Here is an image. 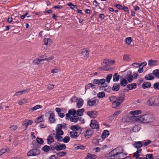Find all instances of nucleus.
<instances>
[{
  "instance_id": "1",
  "label": "nucleus",
  "mask_w": 159,
  "mask_h": 159,
  "mask_svg": "<svg viewBox=\"0 0 159 159\" xmlns=\"http://www.w3.org/2000/svg\"><path fill=\"white\" fill-rule=\"evenodd\" d=\"M123 152V150L121 147H118L110 152V158L111 159H124L126 155Z\"/></svg>"
},
{
  "instance_id": "2",
  "label": "nucleus",
  "mask_w": 159,
  "mask_h": 159,
  "mask_svg": "<svg viewBox=\"0 0 159 159\" xmlns=\"http://www.w3.org/2000/svg\"><path fill=\"white\" fill-rule=\"evenodd\" d=\"M135 119L136 121L141 123H147L152 122L154 120V118L151 114H147L137 116Z\"/></svg>"
},
{
  "instance_id": "3",
  "label": "nucleus",
  "mask_w": 159,
  "mask_h": 159,
  "mask_svg": "<svg viewBox=\"0 0 159 159\" xmlns=\"http://www.w3.org/2000/svg\"><path fill=\"white\" fill-rule=\"evenodd\" d=\"M147 104L151 106H159V97L153 96L147 100Z\"/></svg>"
},
{
  "instance_id": "4",
  "label": "nucleus",
  "mask_w": 159,
  "mask_h": 159,
  "mask_svg": "<svg viewBox=\"0 0 159 159\" xmlns=\"http://www.w3.org/2000/svg\"><path fill=\"white\" fill-rule=\"evenodd\" d=\"M124 98L123 97H118L116 100H115L112 103L111 106L113 108H116L119 107L121 103L124 101Z\"/></svg>"
},
{
  "instance_id": "5",
  "label": "nucleus",
  "mask_w": 159,
  "mask_h": 159,
  "mask_svg": "<svg viewBox=\"0 0 159 159\" xmlns=\"http://www.w3.org/2000/svg\"><path fill=\"white\" fill-rule=\"evenodd\" d=\"M62 124H58L56 129V131L55 130L52 131V135H55L56 133H57L58 134H64V132L62 130Z\"/></svg>"
},
{
  "instance_id": "6",
  "label": "nucleus",
  "mask_w": 159,
  "mask_h": 159,
  "mask_svg": "<svg viewBox=\"0 0 159 159\" xmlns=\"http://www.w3.org/2000/svg\"><path fill=\"white\" fill-rule=\"evenodd\" d=\"M105 80L104 79H102L100 80L95 79L93 81V84H98V85L103 84V87H105L107 86V84L105 83Z\"/></svg>"
},
{
  "instance_id": "7",
  "label": "nucleus",
  "mask_w": 159,
  "mask_h": 159,
  "mask_svg": "<svg viewBox=\"0 0 159 159\" xmlns=\"http://www.w3.org/2000/svg\"><path fill=\"white\" fill-rule=\"evenodd\" d=\"M53 148H54L53 149H55L58 151L65 149L66 147L65 144H60L59 143H57L55 144L54 147H53Z\"/></svg>"
},
{
  "instance_id": "8",
  "label": "nucleus",
  "mask_w": 159,
  "mask_h": 159,
  "mask_svg": "<svg viewBox=\"0 0 159 159\" xmlns=\"http://www.w3.org/2000/svg\"><path fill=\"white\" fill-rule=\"evenodd\" d=\"M40 153V151L37 149H33L30 150L27 153V155L29 156H35L39 155Z\"/></svg>"
},
{
  "instance_id": "9",
  "label": "nucleus",
  "mask_w": 159,
  "mask_h": 159,
  "mask_svg": "<svg viewBox=\"0 0 159 159\" xmlns=\"http://www.w3.org/2000/svg\"><path fill=\"white\" fill-rule=\"evenodd\" d=\"M47 115H49V119L50 122L51 123H54L56 120L55 118V115L52 111H49L46 113Z\"/></svg>"
},
{
  "instance_id": "10",
  "label": "nucleus",
  "mask_w": 159,
  "mask_h": 159,
  "mask_svg": "<svg viewBox=\"0 0 159 159\" xmlns=\"http://www.w3.org/2000/svg\"><path fill=\"white\" fill-rule=\"evenodd\" d=\"M93 131L91 129H86L84 133V135L86 139L90 138L92 136Z\"/></svg>"
},
{
  "instance_id": "11",
  "label": "nucleus",
  "mask_w": 159,
  "mask_h": 159,
  "mask_svg": "<svg viewBox=\"0 0 159 159\" xmlns=\"http://www.w3.org/2000/svg\"><path fill=\"white\" fill-rule=\"evenodd\" d=\"M98 103V101L97 99H89L87 102V104L90 107L96 106Z\"/></svg>"
},
{
  "instance_id": "12",
  "label": "nucleus",
  "mask_w": 159,
  "mask_h": 159,
  "mask_svg": "<svg viewBox=\"0 0 159 159\" xmlns=\"http://www.w3.org/2000/svg\"><path fill=\"white\" fill-rule=\"evenodd\" d=\"M90 127L93 129H99L98 122L95 120H92L90 124Z\"/></svg>"
},
{
  "instance_id": "13",
  "label": "nucleus",
  "mask_w": 159,
  "mask_h": 159,
  "mask_svg": "<svg viewBox=\"0 0 159 159\" xmlns=\"http://www.w3.org/2000/svg\"><path fill=\"white\" fill-rule=\"evenodd\" d=\"M70 129L74 132H80L81 133L82 128L77 125H72L70 127Z\"/></svg>"
},
{
  "instance_id": "14",
  "label": "nucleus",
  "mask_w": 159,
  "mask_h": 159,
  "mask_svg": "<svg viewBox=\"0 0 159 159\" xmlns=\"http://www.w3.org/2000/svg\"><path fill=\"white\" fill-rule=\"evenodd\" d=\"M76 102L77 107L78 108H80L83 105L84 101L80 98H77Z\"/></svg>"
},
{
  "instance_id": "15",
  "label": "nucleus",
  "mask_w": 159,
  "mask_h": 159,
  "mask_svg": "<svg viewBox=\"0 0 159 159\" xmlns=\"http://www.w3.org/2000/svg\"><path fill=\"white\" fill-rule=\"evenodd\" d=\"M81 134L80 132L71 131L70 133V137L73 139H76Z\"/></svg>"
},
{
  "instance_id": "16",
  "label": "nucleus",
  "mask_w": 159,
  "mask_h": 159,
  "mask_svg": "<svg viewBox=\"0 0 159 159\" xmlns=\"http://www.w3.org/2000/svg\"><path fill=\"white\" fill-rule=\"evenodd\" d=\"M87 114L92 118H95L97 115L98 113L96 111H89L87 112Z\"/></svg>"
},
{
  "instance_id": "17",
  "label": "nucleus",
  "mask_w": 159,
  "mask_h": 159,
  "mask_svg": "<svg viewBox=\"0 0 159 159\" xmlns=\"http://www.w3.org/2000/svg\"><path fill=\"white\" fill-rule=\"evenodd\" d=\"M42 107L41 105H37L35 106L30 109L29 111L32 112L34 111L37 110L39 109H41Z\"/></svg>"
},
{
  "instance_id": "18",
  "label": "nucleus",
  "mask_w": 159,
  "mask_h": 159,
  "mask_svg": "<svg viewBox=\"0 0 159 159\" xmlns=\"http://www.w3.org/2000/svg\"><path fill=\"white\" fill-rule=\"evenodd\" d=\"M64 134H58L56 133L55 135V138L57 140V141L61 142L62 141L63 138L61 136V135H63Z\"/></svg>"
},
{
  "instance_id": "19",
  "label": "nucleus",
  "mask_w": 159,
  "mask_h": 159,
  "mask_svg": "<svg viewBox=\"0 0 159 159\" xmlns=\"http://www.w3.org/2000/svg\"><path fill=\"white\" fill-rule=\"evenodd\" d=\"M142 142L140 141H138L135 142L134 144V146L135 147L138 149H140V148L143 146Z\"/></svg>"
},
{
  "instance_id": "20",
  "label": "nucleus",
  "mask_w": 159,
  "mask_h": 159,
  "mask_svg": "<svg viewBox=\"0 0 159 159\" xmlns=\"http://www.w3.org/2000/svg\"><path fill=\"white\" fill-rule=\"evenodd\" d=\"M30 90V89H27L26 90H23L17 92L16 93L14 94V95H16L17 96H19L20 95L25 93H27L28 92L29 90Z\"/></svg>"
},
{
  "instance_id": "21",
  "label": "nucleus",
  "mask_w": 159,
  "mask_h": 159,
  "mask_svg": "<svg viewBox=\"0 0 159 159\" xmlns=\"http://www.w3.org/2000/svg\"><path fill=\"white\" fill-rule=\"evenodd\" d=\"M158 62L157 60H149L148 61V65L150 66H153L156 65Z\"/></svg>"
},
{
  "instance_id": "22",
  "label": "nucleus",
  "mask_w": 159,
  "mask_h": 159,
  "mask_svg": "<svg viewBox=\"0 0 159 159\" xmlns=\"http://www.w3.org/2000/svg\"><path fill=\"white\" fill-rule=\"evenodd\" d=\"M142 149H138L137 151L134 154V157L138 158L140 156L141 152Z\"/></svg>"
},
{
  "instance_id": "23",
  "label": "nucleus",
  "mask_w": 159,
  "mask_h": 159,
  "mask_svg": "<svg viewBox=\"0 0 159 159\" xmlns=\"http://www.w3.org/2000/svg\"><path fill=\"white\" fill-rule=\"evenodd\" d=\"M120 87V84H115L112 88V90L115 91H117L119 90Z\"/></svg>"
},
{
  "instance_id": "24",
  "label": "nucleus",
  "mask_w": 159,
  "mask_h": 159,
  "mask_svg": "<svg viewBox=\"0 0 159 159\" xmlns=\"http://www.w3.org/2000/svg\"><path fill=\"white\" fill-rule=\"evenodd\" d=\"M141 111L140 110L132 111L129 112V114L133 115H136L141 114Z\"/></svg>"
},
{
  "instance_id": "25",
  "label": "nucleus",
  "mask_w": 159,
  "mask_h": 159,
  "mask_svg": "<svg viewBox=\"0 0 159 159\" xmlns=\"http://www.w3.org/2000/svg\"><path fill=\"white\" fill-rule=\"evenodd\" d=\"M154 77L151 74H148L146 75L144 78L146 80H153L154 78Z\"/></svg>"
},
{
  "instance_id": "26",
  "label": "nucleus",
  "mask_w": 159,
  "mask_h": 159,
  "mask_svg": "<svg viewBox=\"0 0 159 159\" xmlns=\"http://www.w3.org/2000/svg\"><path fill=\"white\" fill-rule=\"evenodd\" d=\"M109 134V133L108 130H105L102 135V139H105L108 136Z\"/></svg>"
},
{
  "instance_id": "27",
  "label": "nucleus",
  "mask_w": 159,
  "mask_h": 159,
  "mask_svg": "<svg viewBox=\"0 0 159 159\" xmlns=\"http://www.w3.org/2000/svg\"><path fill=\"white\" fill-rule=\"evenodd\" d=\"M136 86L135 83H133L128 85L127 87L129 90H131L133 89H135L136 88Z\"/></svg>"
},
{
  "instance_id": "28",
  "label": "nucleus",
  "mask_w": 159,
  "mask_h": 159,
  "mask_svg": "<svg viewBox=\"0 0 159 159\" xmlns=\"http://www.w3.org/2000/svg\"><path fill=\"white\" fill-rule=\"evenodd\" d=\"M151 85V83L149 82H145L142 84V87L144 89L149 87Z\"/></svg>"
},
{
  "instance_id": "29",
  "label": "nucleus",
  "mask_w": 159,
  "mask_h": 159,
  "mask_svg": "<svg viewBox=\"0 0 159 159\" xmlns=\"http://www.w3.org/2000/svg\"><path fill=\"white\" fill-rule=\"evenodd\" d=\"M48 143L49 144H51L52 143L54 142V139L51 135L48 136L47 139Z\"/></svg>"
},
{
  "instance_id": "30",
  "label": "nucleus",
  "mask_w": 159,
  "mask_h": 159,
  "mask_svg": "<svg viewBox=\"0 0 159 159\" xmlns=\"http://www.w3.org/2000/svg\"><path fill=\"white\" fill-rule=\"evenodd\" d=\"M43 116H41L38 117L35 120V122L37 123H39L40 122L43 121Z\"/></svg>"
},
{
  "instance_id": "31",
  "label": "nucleus",
  "mask_w": 159,
  "mask_h": 159,
  "mask_svg": "<svg viewBox=\"0 0 159 159\" xmlns=\"http://www.w3.org/2000/svg\"><path fill=\"white\" fill-rule=\"evenodd\" d=\"M121 112V111H120L115 112L111 116V118L112 119H115L116 118L117 116L120 114Z\"/></svg>"
},
{
  "instance_id": "32",
  "label": "nucleus",
  "mask_w": 159,
  "mask_h": 159,
  "mask_svg": "<svg viewBox=\"0 0 159 159\" xmlns=\"http://www.w3.org/2000/svg\"><path fill=\"white\" fill-rule=\"evenodd\" d=\"M120 75L117 73H115L113 76V81L114 82L117 81L119 80Z\"/></svg>"
},
{
  "instance_id": "33",
  "label": "nucleus",
  "mask_w": 159,
  "mask_h": 159,
  "mask_svg": "<svg viewBox=\"0 0 159 159\" xmlns=\"http://www.w3.org/2000/svg\"><path fill=\"white\" fill-rule=\"evenodd\" d=\"M33 123V121L31 120H25L23 122V125L26 126V128L29 125H31Z\"/></svg>"
},
{
  "instance_id": "34",
  "label": "nucleus",
  "mask_w": 159,
  "mask_h": 159,
  "mask_svg": "<svg viewBox=\"0 0 159 159\" xmlns=\"http://www.w3.org/2000/svg\"><path fill=\"white\" fill-rule=\"evenodd\" d=\"M79 119V117L78 116H73L70 118V120L71 121L76 122Z\"/></svg>"
},
{
  "instance_id": "35",
  "label": "nucleus",
  "mask_w": 159,
  "mask_h": 159,
  "mask_svg": "<svg viewBox=\"0 0 159 159\" xmlns=\"http://www.w3.org/2000/svg\"><path fill=\"white\" fill-rule=\"evenodd\" d=\"M128 84L127 81L125 79H123L121 80L120 81V84L121 86H125Z\"/></svg>"
},
{
  "instance_id": "36",
  "label": "nucleus",
  "mask_w": 159,
  "mask_h": 159,
  "mask_svg": "<svg viewBox=\"0 0 159 159\" xmlns=\"http://www.w3.org/2000/svg\"><path fill=\"white\" fill-rule=\"evenodd\" d=\"M84 111V108L78 110L77 111V114L79 116H81L83 115V113Z\"/></svg>"
},
{
  "instance_id": "37",
  "label": "nucleus",
  "mask_w": 159,
  "mask_h": 159,
  "mask_svg": "<svg viewBox=\"0 0 159 159\" xmlns=\"http://www.w3.org/2000/svg\"><path fill=\"white\" fill-rule=\"evenodd\" d=\"M27 102V100L25 98H23L20 100L18 102V103L19 105H21L26 103Z\"/></svg>"
},
{
  "instance_id": "38",
  "label": "nucleus",
  "mask_w": 159,
  "mask_h": 159,
  "mask_svg": "<svg viewBox=\"0 0 159 159\" xmlns=\"http://www.w3.org/2000/svg\"><path fill=\"white\" fill-rule=\"evenodd\" d=\"M140 129V127L139 126L136 125L134 126L132 129L133 132H136L139 131Z\"/></svg>"
},
{
  "instance_id": "39",
  "label": "nucleus",
  "mask_w": 159,
  "mask_h": 159,
  "mask_svg": "<svg viewBox=\"0 0 159 159\" xmlns=\"http://www.w3.org/2000/svg\"><path fill=\"white\" fill-rule=\"evenodd\" d=\"M51 39L48 38H45L44 39L43 41L44 44L45 45H50L51 43Z\"/></svg>"
},
{
  "instance_id": "40",
  "label": "nucleus",
  "mask_w": 159,
  "mask_h": 159,
  "mask_svg": "<svg viewBox=\"0 0 159 159\" xmlns=\"http://www.w3.org/2000/svg\"><path fill=\"white\" fill-rule=\"evenodd\" d=\"M152 73L157 78H159V70H153Z\"/></svg>"
},
{
  "instance_id": "41",
  "label": "nucleus",
  "mask_w": 159,
  "mask_h": 159,
  "mask_svg": "<svg viewBox=\"0 0 159 159\" xmlns=\"http://www.w3.org/2000/svg\"><path fill=\"white\" fill-rule=\"evenodd\" d=\"M50 147L48 145H45L42 148V150L45 152H48L50 150Z\"/></svg>"
},
{
  "instance_id": "42",
  "label": "nucleus",
  "mask_w": 159,
  "mask_h": 159,
  "mask_svg": "<svg viewBox=\"0 0 159 159\" xmlns=\"http://www.w3.org/2000/svg\"><path fill=\"white\" fill-rule=\"evenodd\" d=\"M88 52V51L86 49H84L81 50V53H86L87 57H88L89 55V53Z\"/></svg>"
},
{
  "instance_id": "43",
  "label": "nucleus",
  "mask_w": 159,
  "mask_h": 159,
  "mask_svg": "<svg viewBox=\"0 0 159 159\" xmlns=\"http://www.w3.org/2000/svg\"><path fill=\"white\" fill-rule=\"evenodd\" d=\"M66 152H60L57 153V157H62L64 156H65L66 155Z\"/></svg>"
},
{
  "instance_id": "44",
  "label": "nucleus",
  "mask_w": 159,
  "mask_h": 159,
  "mask_svg": "<svg viewBox=\"0 0 159 159\" xmlns=\"http://www.w3.org/2000/svg\"><path fill=\"white\" fill-rule=\"evenodd\" d=\"M43 61V59H36L34 61V62L35 64L38 65L40 63V62Z\"/></svg>"
},
{
  "instance_id": "45",
  "label": "nucleus",
  "mask_w": 159,
  "mask_h": 159,
  "mask_svg": "<svg viewBox=\"0 0 159 159\" xmlns=\"http://www.w3.org/2000/svg\"><path fill=\"white\" fill-rule=\"evenodd\" d=\"M98 97L101 98H102L105 96V93L103 92H101L98 93Z\"/></svg>"
},
{
  "instance_id": "46",
  "label": "nucleus",
  "mask_w": 159,
  "mask_h": 159,
  "mask_svg": "<svg viewBox=\"0 0 159 159\" xmlns=\"http://www.w3.org/2000/svg\"><path fill=\"white\" fill-rule=\"evenodd\" d=\"M126 78L129 83L131 82L133 80V76L131 75H128Z\"/></svg>"
},
{
  "instance_id": "47",
  "label": "nucleus",
  "mask_w": 159,
  "mask_h": 159,
  "mask_svg": "<svg viewBox=\"0 0 159 159\" xmlns=\"http://www.w3.org/2000/svg\"><path fill=\"white\" fill-rule=\"evenodd\" d=\"M69 113L70 115L74 116L76 114V112L74 109H72L69 111Z\"/></svg>"
},
{
  "instance_id": "48",
  "label": "nucleus",
  "mask_w": 159,
  "mask_h": 159,
  "mask_svg": "<svg viewBox=\"0 0 159 159\" xmlns=\"http://www.w3.org/2000/svg\"><path fill=\"white\" fill-rule=\"evenodd\" d=\"M17 128V127L16 125H12L9 128V130L10 131H15Z\"/></svg>"
},
{
  "instance_id": "49",
  "label": "nucleus",
  "mask_w": 159,
  "mask_h": 159,
  "mask_svg": "<svg viewBox=\"0 0 159 159\" xmlns=\"http://www.w3.org/2000/svg\"><path fill=\"white\" fill-rule=\"evenodd\" d=\"M95 86V85H93L91 83H89L85 87V89H89L90 88H93Z\"/></svg>"
},
{
  "instance_id": "50",
  "label": "nucleus",
  "mask_w": 159,
  "mask_h": 159,
  "mask_svg": "<svg viewBox=\"0 0 159 159\" xmlns=\"http://www.w3.org/2000/svg\"><path fill=\"white\" fill-rule=\"evenodd\" d=\"M70 139L69 137L66 136L64 139L63 138L62 141L65 143H67L69 141Z\"/></svg>"
},
{
  "instance_id": "51",
  "label": "nucleus",
  "mask_w": 159,
  "mask_h": 159,
  "mask_svg": "<svg viewBox=\"0 0 159 159\" xmlns=\"http://www.w3.org/2000/svg\"><path fill=\"white\" fill-rule=\"evenodd\" d=\"M132 41L131 37L127 38L125 39V42L127 44L130 45Z\"/></svg>"
},
{
  "instance_id": "52",
  "label": "nucleus",
  "mask_w": 159,
  "mask_h": 159,
  "mask_svg": "<svg viewBox=\"0 0 159 159\" xmlns=\"http://www.w3.org/2000/svg\"><path fill=\"white\" fill-rule=\"evenodd\" d=\"M112 76V74H109L107 76L106 81L107 83H109L110 82V80L111 79Z\"/></svg>"
},
{
  "instance_id": "53",
  "label": "nucleus",
  "mask_w": 159,
  "mask_h": 159,
  "mask_svg": "<svg viewBox=\"0 0 159 159\" xmlns=\"http://www.w3.org/2000/svg\"><path fill=\"white\" fill-rule=\"evenodd\" d=\"M129 59V56L127 54H124L123 55V60L124 61H127Z\"/></svg>"
},
{
  "instance_id": "54",
  "label": "nucleus",
  "mask_w": 159,
  "mask_h": 159,
  "mask_svg": "<svg viewBox=\"0 0 159 159\" xmlns=\"http://www.w3.org/2000/svg\"><path fill=\"white\" fill-rule=\"evenodd\" d=\"M67 5L68 6H70L71 8L72 9H73L74 8H77V6L76 5H73L72 3L70 2L68 3L67 4Z\"/></svg>"
},
{
  "instance_id": "55",
  "label": "nucleus",
  "mask_w": 159,
  "mask_h": 159,
  "mask_svg": "<svg viewBox=\"0 0 159 159\" xmlns=\"http://www.w3.org/2000/svg\"><path fill=\"white\" fill-rule=\"evenodd\" d=\"M36 140L39 144H41L43 143V140L41 138H37L36 139Z\"/></svg>"
},
{
  "instance_id": "56",
  "label": "nucleus",
  "mask_w": 159,
  "mask_h": 159,
  "mask_svg": "<svg viewBox=\"0 0 159 159\" xmlns=\"http://www.w3.org/2000/svg\"><path fill=\"white\" fill-rule=\"evenodd\" d=\"M118 98V97H117L115 96H112L109 97V99L110 101L113 102H114L115 101V100H116V99Z\"/></svg>"
},
{
  "instance_id": "57",
  "label": "nucleus",
  "mask_w": 159,
  "mask_h": 159,
  "mask_svg": "<svg viewBox=\"0 0 159 159\" xmlns=\"http://www.w3.org/2000/svg\"><path fill=\"white\" fill-rule=\"evenodd\" d=\"M146 159H154L152 154H148L146 156Z\"/></svg>"
},
{
  "instance_id": "58",
  "label": "nucleus",
  "mask_w": 159,
  "mask_h": 159,
  "mask_svg": "<svg viewBox=\"0 0 159 159\" xmlns=\"http://www.w3.org/2000/svg\"><path fill=\"white\" fill-rule=\"evenodd\" d=\"M7 149L5 148H2L0 150V156L6 152Z\"/></svg>"
},
{
  "instance_id": "59",
  "label": "nucleus",
  "mask_w": 159,
  "mask_h": 159,
  "mask_svg": "<svg viewBox=\"0 0 159 159\" xmlns=\"http://www.w3.org/2000/svg\"><path fill=\"white\" fill-rule=\"evenodd\" d=\"M54 58V57L53 56H51L47 58L43 59V61H49L50 60H52Z\"/></svg>"
},
{
  "instance_id": "60",
  "label": "nucleus",
  "mask_w": 159,
  "mask_h": 159,
  "mask_svg": "<svg viewBox=\"0 0 159 159\" xmlns=\"http://www.w3.org/2000/svg\"><path fill=\"white\" fill-rule=\"evenodd\" d=\"M154 88L156 89H159V83L157 82L154 84Z\"/></svg>"
},
{
  "instance_id": "61",
  "label": "nucleus",
  "mask_w": 159,
  "mask_h": 159,
  "mask_svg": "<svg viewBox=\"0 0 159 159\" xmlns=\"http://www.w3.org/2000/svg\"><path fill=\"white\" fill-rule=\"evenodd\" d=\"M103 63L105 64L106 66L110 65V61L108 60H104L103 61Z\"/></svg>"
},
{
  "instance_id": "62",
  "label": "nucleus",
  "mask_w": 159,
  "mask_h": 159,
  "mask_svg": "<svg viewBox=\"0 0 159 159\" xmlns=\"http://www.w3.org/2000/svg\"><path fill=\"white\" fill-rule=\"evenodd\" d=\"M85 147L83 146L80 145L77 146L75 148V149H84Z\"/></svg>"
},
{
  "instance_id": "63",
  "label": "nucleus",
  "mask_w": 159,
  "mask_h": 159,
  "mask_svg": "<svg viewBox=\"0 0 159 159\" xmlns=\"http://www.w3.org/2000/svg\"><path fill=\"white\" fill-rule=\"evenodd\" d=\"M60 70L57 69H53L51 70V72L53 73H57Z\"/></svg>"
},
{
  "instance_id": "64",
  "label": "nucleus",
  "mask_w": 159,
  "mask_h": 159,
  "mask_svg": "<svg viewBox=\"0 0 159 159\" xmlns=\"http://www.w3.org/2000/svg\"><path fill=\"white\" fill-rule=\"evenodd\" d=\"M115 6L119 9L122 10L123 8V6L119 4H116L115 5Z\"/></svg>"
}]
</instances>
